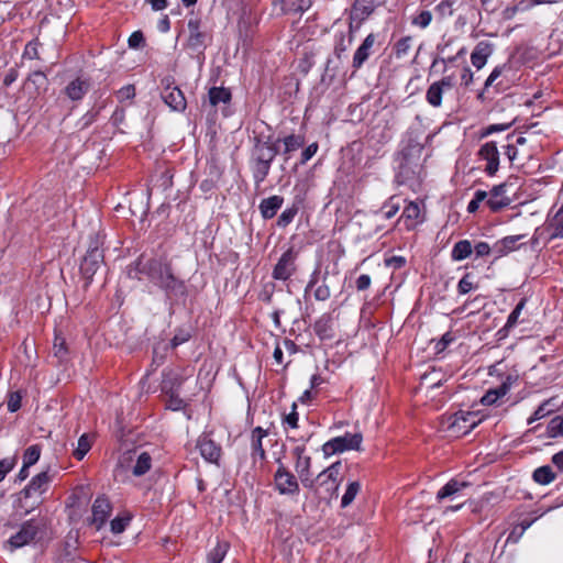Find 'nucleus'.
Returning <instances> with one entry per match:
<instances>
[{"label":"nucleus","instance_id":"nucleus-28","mask_svg":"<svg viewBox=\"0 0 563 563\" xmlns=\"http://www.w3.org/2000/svg\"><path fill=\"white\" fill-rule=\"evenodd\" d=\"M209 102L216 107L219 103H228L231 100V92L222 87H212L209 90Z\"/></svg>","mask_w":563,"mask_h":563},{"label":"nucleus","instance_id":"nucleus-8","mask_svg":"<svg viewBox=\"0 0 563 563\" xmlns=\"http://www.w3.org/2000/svg\"><path fill=\"white\" fill-rule=\"evenodd\" d=\"M279 466L275 473L274 481L276 489L282 495H296L299 492V484L292 473L286 466L278 462Z\"/></svg>","mask_w":563,"mask_h":563},{"label":"nucleus","instance_id":"nucleus-15","mask_svg":"<svg viewBox=\"0 0 563 563\" xmlns=\"http://www.w3.org/2000/svg\"><path fill=\"white\" fill-rule=\"evenodd\" d=\"M197 448L199 449L201 456L207 462L218 464L221 456V446L218 445L208 435L199 437L197 441Z\"/></svg>","mask_w":563,"mask_h":563},{"label":"nucleus","instance_id":"nucleus-43","mask_svg":"<svg viewBox=\"0 0 563 563\" xmlns=\"http://www.w3.org/2000/svg\"><path fill=\"white\" fill-rule=\"evenodd\" d=\"M487 197H488V192H486L485 190H476L474 194V198L468 202L467 211L470 213L477 211V209L479 208V205L483 201H485L487 199Z\"/></svg>","mask_w":563,"mask_h":563},{"label":"nucleus","instance_id":"nucleus-31","mask_svg":"<svg viewBox=\"0 0 563 563\" xmlns=\"http://www.w3.org/2000/svg\"><path fill=\"white\" fill-rule=\"evenodd\" d=\"M230 544L225 541H218L216 547L208 553L209 563H222L229 551Z\"/></svg>","mask_w":563,"mask_h":563},{"label":"nucleus","instance_id":"nucleus-32","mask_svg":"<svg viewBox=\"0 0 563 563\" xmlns=\"http://www.w3.org/2000/svg\"><path fill=\"white\" fill-rule=\"evenodd\" d=\"M536 483L548 485L555 479V474L549 465L538 467L532 475Z\"/></svg>","mask_w":563,"mask_h":563},{"label":"nucleus","instance_id":"nucleus-35","mask_svg":"<svg viewBox=\"0 0 563 563\" xmlns=\"http://www.w3.org/2000/svg\"><path fill=\"white\" fill-rule=\"evenodd\" d=\"M360 489H361V484L358 482H356V481L351 482L347 485L344 495L342 496L341 507L346 508L347 506H350L353 503V500L355 499Z\"/></svg>","mask_w":563,"mask_h":563},{"label":"nucleus","instance_id":"nucleus-46","mask_svg":"<svg viewBox=\"0 0 563 563\" xmlns=\"http://www.w3.org/2000/svg\"><path fill=\"white\" fill-rule=\"evenodd\" d=\"M27 81L35 85L36 90H41L46 88L47 78L43 71L36 70L29 76Z\"/></svg>","mask_w":563,"mask_h":563},{"label":"nucleus","instance_id":"nucleus-33","mask_svg":"<svg viewBox=\"0 0 563 563\" xmlns=\"http://www.w3.org/2000/svg\"><path fill=\"white\" fill-rule=\"evenodd\" d=\"M402 218H405L406 227L412 228L415 225L413 221H417L420 217V207L416 202H409L404 211H402Z\"/></svg>","mask_w":563,"mask_h":563},{"label":"nucleus","instance_id":"nucleus-1","mask_svg":"<svg viewBox=\"0 0 563 563\" xmlns=\"http://www.w3.org/2000/svg\"><path fill=\"white\" fill-rule=\"evenodd\" d=\"M140 275H145L154 285L163 289L168 297L186 295L184 282L175 277L170 265L161 260L150 258L144 261L143 257H140L134 265L130 266L129 276L142 279Z\"/></svg>","mask_w":563,"mask_h":563},{"label":"nucleus","instance_id":"nucleus-17","mask_svg":"<svg viewBox=\"0 0 563 563\" xmlns=\"http://www.w3.org/2000/svg\"><path fill=\"white\" fill-rule=\"evenodd\" d=\"M111 514L110 501L104 497H98L92 505V525L99 530Z\"/></svg>","mask_w":563,"mask_h":563},{"label":"nucleus","instance_id":"nucleus-39","mask_svg":"<svg viewBox=\"0 0 563 563\" xmlns=\"http://www.w3.org/2000/svg\"><path fill=\"white\" fill-rule=\"evenodd\" d=\"M525 306H526V299H521V300L517 303V306L515 307V309H514V310L510 312V314L508 316L507 322H506V324H505V327H504V329H503V330H507V331H508V330H510V329H512L514 327H516V325H517L518 320H519V317H520V314H521V312H522V310H523Z\"/></svg>","mask_w":563,"mask_h":563},{"label":"nucleus","instance_id":"nucleus-5","mask_svg":"<svg viewBox=\"0 0 563 563\" xmlns=\"http://www.w3.org/2000/svg\"><path fill=\"white\" fill-rule=\"evenodd\" d=\"M363 441L361 433H345L344 435L333 438L322 445L324 455L342 453L346 450H360Z\"/></svg>","mask_w":563,"mask_h":563},{"label":"nucleus","instance_id":"nucleus-58","mask_svg":"<svg viewBox=\"0 0 563 563\" xmlns=\"http://www.w3.org/2000/svg\"><path fill=\"white\" fill-rule=\"evenodd\" d=\"M545 402L541 404L537 410L528 418V424H532L534 421L542 419L547 415Z\"/></svg>","mask_w":563,"mask_h":563},{"label":"nucleus","instance_id":"nucleus-59","mask_svg":"<svg viewBox=\"0 0 563 563\" xmlns=\"http://www.w3.org/2000/svg\"><path fill=\"white\" fill-rule=\"evenodd\" d=\"M372 279L369 275L363 274L356 279V288L360 291L366 290L371 286Z\"/></svg>","mask_w":563,"mask_h":563},{"label":"nucleus","instance_id":"nucleus-12","mask_svg":"<svg viewBox=\"0 0 563 563\" xmlns=\"http://www.w3.org/2000/svg\"><path fill=\"white\" fill-rule=\"evenodd\" d=\"M479 156L487 162L485 172L493 176L499 168V152L496 142H487L483 144L478 152Z\"/></svg>","mask_w":563,"mask_h":563},{"label":"nucleus","instance_id":"nucleus-23","mask_svg":"<svg viewBox=\"0 0 563 563\" xmlns=\"http://www.w3.org/2000/svg\"><path fill=\"white\" fill-rule=\"evenodd\" d=\"M375 8L376 0H355L351 12V18L353 20L363 22L374 12Z\"/></svg>","mask_w":563,"mask_h":563},{"label":"nucleus","instance_id":"nucleus-16","mask_svg":"<svg viewBox=\"0 0 563 563\" xmlns=\"http://www.w3.org/2000/svg\"><path fill=\"white\" fill-rule=\"evenodd\" d=\"M188 31L187 47L194 52H200L206 46V34L200 31L199 21L190 19L188 21Z\"/></svg>","mask_w":563,"mask_h":563},{"label":"nucleus","instance_id":"nucleus-13","mask_svg":"<svg viewBox=\"0 0 563 563\" xmlns=\"http://www.w3.org/2000/svg\"><path fill=\"white\" fill-rule=\"evenodd\" d=\"M453 40H448L443 44H439L437 46V49L439 52V56H437L431 65V68L435 67L439 63H442L444 65V71L446 70L448 64H453L459 57H462L466 54V48L464 46L460 47L456 52V54L450 53V46L453 44Z\"/></svg>","mask_w":563,"mask_h":563},{"label":"nucleus","instance_id":"nucleus-47","mask_svg":"<svg viewBox=\"0 0 563 563\" xmlns=\"http://www.w3.org/2000/svg\"><path fill=\"white\" fill-rule=\"evenodd\" d=\"M297 209L296 208H289L284 210L280 216L278 217L277 224L280 228L287 227L296 217Z\"/></svg>","mask_w":563,"mask_h":563},{"label":"nucleus","instance_id":"nucleus-41","mask_svg":"<svg viewBox=\"0 0 563 563\" xmlns=\"http://www.w3.org/2000/svg\"><path fill=\"white\" fill-rule=\"evenodd\" d=\"M411 41L412 38L410 36H406L400 38L394 47L395 55L397 58H402L408 55L410 48H411Z\"/></svg>","mask_w":563,"mask_h":563},{"label":"nucleus","instance_id":"nucleus-42","mask_svg":"<svg viewBox=\"0 0 563 563\" xmlns=\"http://www.w3.org/2000/svg\"><path fill=\"white\" fill-rule=\"evenodd\" d=\"M53 353L60 362L64 361L67 356V346L65 339L56 335L53 344Z\"/></svg>","mask_w":563,"mask_h":563},{"label":"nucleus","instance_id":"nucleus-63","mask_svg":"<svg viewBox=\"0 0 563 563\" xmlns=\"http://www.w3.org/2000/svg\"><path fill=\"white\" fill-rule=\"evenodd\" d=\"M406 261L401 256H391L386 260V265L395 269L400 268L405 265Z\"/></svg>","mask_w":563,"mask_h":563},{"label":"nucleus","instance_id":"nucleus-62","mask_svg":"<svg viewBox=\"0 0 563 563\" xmlns=\"http://www.w3.org/2000/svg\"><path fill=\"white\" fill-rule=\"evenodd\" d=\"M13 465H14V463L11 460H2V461H0V482L12 470Z\"/></svg>","mask_w":563,"mask_h":563},{"label":"nucleus","instance_id":"nucleus-14","mask_svg":"<svg viewBox=\"0 0 563 563\" xmlns=\"http://www.w3.org/2000/svg\"><path fill=\"white\" fill-rule=\"evenodd\" d=\"M507 186L505 184H500L494 186L489 191L486 201V205L493 212L500 211L511 203V199L506 196Z\"/></svg>","mask_w":563,"mask_h":563},{"label":"nucleus","instance_id":"nucleus-60","mask_svg":"<svg viewBox=\"0 0 563 563\" xmlns=\"http://www.w3.org/2000/svg\"><path fill=\"white\" fill-rule=\"evenodd\" d=\"M128 42L130 47L136 48L144 42V36L142 32L137 31L131 34Z\"/></svg>","mask_w":563,"mask_h":563},{"label":"nucleus","instance_id":"nucleus-9","mask_svg":"<svg viewBox=\"0 0 563 563\" xmlns=\"http://www.w3.org/2000/svg\"><path fill=\"white\" fill-rule=\"evenodd\" d=\"M454 86L453 76H445L438 81L432 82L426 92L427 102L433 108L442 106V97L445 90H451Z\"/></svg>","mask_w":563,"mask_h":563},{"label":"nucleus","instance_id":"nucleus-6","mask_svg":"<svg viewBox=\"0 0 563 563\" xmlns=\"http://www.w3.org/2000/svg\"><path fill=\"white\" fill-rule=\"evenodd\" d=\"M479 421L475 412L461 410L450 417L448 429L453 435L461 437L471 432Z\"/></svg>","mask_w":563,"mask_h":563},{"label":"nucleus","instance_id":"nucleus-48","mask_svg":"<svg viewBox=\"0 0 563 563\" xmlns=\"http://www.w3.org/2000/svg\"><path fill=\"white\" fill-rule=\"evenodd\" d=\"M454 0H442L435 10L441 16H451L453 14Z\"/></svg>","mask_w":563,"mask_h":563},{"label":"nucleus","instance_id":"nucleus-3","mask_svg":"<svg viewBox=\"0 0 563 563\" xmlns=\"http://www.w3.org/2000/svg\"><path fill=\"white\" fill-rule=\"evenodd\" d=\"M101 245L102 241L99 235L91 238L87 253L81 262L80 273L88 283L91 282L93 275L103 263V251L101 250Z\"/></svg>","mask_w":563,"mask_h":563},{"label":"nucleus","instance_id":"nucleus-55","mask_svg":"<svg viewBox=\"0 0 563 563\" xmlns=\"http://www.w3.org/2000/svg\"><path fill=\"white\" fill-rule=\"evenodd\" d=\"M21 407V396L19 393H12L10 394L9 400H8V409L11 412H15Z\"/></svg>","mask_w":563,"mask_h":563},{"label":"nucleus","instance_id":"nucleus-29","mask_svg":"<svg viewBox=\"0 0 563 563\" xmlns=\"http://www.w3.org/2000/svg\"><path fill=\"white\" fill-rule=\"evenodd\" d=\"M472 252V243L468 240H462L454 244L451 256L454 261H463L468 257Z\"/></svg>","mask_w":563,"mask_h":563},{"label":"nucleus","instance_id":"nucleus-2","mask_svg":"<svg viewBox=\"0 0 563 563\" xmlns=\"http://www.w3.org/2000/svg\"><path fill=\"white\" fill-rule=\"evenodd\" d=\"M52 476L47 471L35 475L26 487L20 492L19 501L21 507L29 512L43 503V495L48 490Z\"/></svg>","mask_w":563,"mask_h":563},{"label":"nucleus","instance_id":"nucleus-57","mask_svg":"<svg viewBox=\"0 0 563 563\" xmlns=\"http://www.w3.org/2000/svg\"><path fill=\"white\" fill-rule=\"evenodd\" d=\"M296 404L292 405V411L285 416L284 423L292 429L298 427V413L296 412Z\"/></svg>","mask_w":563,"mask_h":563},{"label":"nucleus","instance_id":"nucleus-18","mask_svg":"<svg viewBox=\"0 0 563 563\" xmlns=\"http://www.w3.org/2000/svg\"><path fill=\"white\" fill-rule=\"evenodd\" d=\"M494 52V44L488 41H481L474 47L471 54V62L474 67L477 69H482L486 63L488 57Z\"/></svg>","mask_w":563,"mask_h":563},{"label":"nucleus","instance_id":"nucleus-54","mask_svg":"<svg viewBox=\"0 0 563 563\" xmlns=\"http://www.w3.org/2000/svg\"><path fill=\"white\" fill-rule=\"evenodd\" d=\"M317 151H318V144L317 143H312V144L308 145L302 151V153H301V161H300V163L301 164H306L310 158H312L314 156Z\"/></svg>","mask_w":563,"mask_h":563},{"label":"nucleus","instance_id":"nucleus-56","mask_svg":"<svg viewBox=\"0 0 563 563\" xmlns=\"http://www.w3.org/2000/svg\"><path fill=\"white\" fill-rule=\"evenodd\" d=\"M24 57H27L30 59H37L40 58L38 51H37V43L36 42H30L26 44L24 53Z\"/></svg>","mask_w":563,"mask_h":563},{"label":"nucleus","instance_id":"nucleus-37","mask_svg":"<svg viewBox=\"0 0 563 563\" xmlns=\"http://www.w3.org/2000/svg\"><path fill=\"white\" fill-rule=\"evenodd\" d=\"M399 198L391 196L382 207V212L385 219H391L397 214L400 209Z\"/></svg>","mask_w":563,"mask_h":563},{"label":"nucleus","instance_id":"nucleus-53","mask_svg":"<svg viewBox=\"0 0 563 563\" xmlns=\"http://www.w3.org/2000/svg\"><path fill=\"white\" fill-rule=\"evenodd\" d=\"M473 288V283L470 280V274L464 275L457 285V291L461 295H465Z\"/></svg>","mask_w":563,"mask_h":563},{"label":"nucleus","instance_id":"nucleus-44","mask_svg":"<svg viewBox=\"0 0 563 563\" xmlns=\"http://www.w3.org/2000/svg\"><path fill=\"white\" fill-rule=\"evenodd\" d=\"M548 432L551 437L563 435V417L556 416L549 422Z\"/></svg>","mask_w":563,"mask_h":563},{"label":"nucleus","instance_id":"nucleus-61","mask_svg":"<svg viewBox=\"0 0 563 563\" xmlns=\"http://www.w3.org/2000/svg\"><path fill=\"white\" fill-rule=\"evenodd\" d=\"M473 250L475 251L476 256L482 257L489 254L490 246L486 242H478Z\"/></svg>","mask_w":563,"mask_h":563},{"label":"nucleus","instance_id":"nucleus-34","mask_svg":"<svg viewBox=\"0 0 563 563\" xmlns=\"http://www.w3.org/2000/svg\"><path fill=\"white\" fill-rule=\"evenodd\" d=\"M284 154L289 155L305 145V137L302 135L290 134L284 140Z\"/></svg>","mask_w":563,"mask_h":563},{"label":"nucleus","instance_id":"nucleus-7","mask_svg":"<svg viewBox=\"0 0 563 563\" xmlns=\"http://www.w3.org/2000/svg\"><path fill=\"white\" fill-rule=\"evenodd\" d=\"M296 260L297 252L292 247H289L283 253L275 265L272 274L273 278L284 282L289 279L296 272Z\"/></svg>","mask_w":563,"mask_h":563},{"label":"nucleus","instance_id":"nucleus-36","mask_svg":"<svg viewBox=\"0 0 563 563\" xmlns=\"http://www.w3.org/2000/svg\"><path fill=\"white\" fill-rule=\"evenodd\" d=\"M552 238H563V207H561L550 221Z\"/></svg>","mask_w":563,"mask_h":563},{"label":"nucleus","instance_id":"nucleus-51","mask_svg":"<svg viewBox=\"0 0 563 563\" xmlns=\"http://www.w3.org/2000/svg\"><path fill=\"white\" fill-rule=\"evenodd\" d=\"M505 68L506 65L495 67L490 75L487 77L484 89H488L497 80V78H499Z\"/></svg>","mask_w":563,"mask_h":563},{"label":"nucleus","instance_id":"nucleus-20","mask_svg":"<svg viewBox=\"0 0 563 563\" xmlns=\"http://www.w3.org/2000/svg\"><path fill=\"white\" fill-rule=\"evenodd\" d=\"M375 41L376 36L373 33H371L365 37L363 43L355 51L352 60V66L354 69H360L363 66V64L367 60V58L372 54V48L375 44Z\"/></svg>","mask_w":563,"mask_h":563},{"label":"nucleus","instance_id":"nucleus-38","mask_svg":"<svg viewBox=\"0 0 563 563\" xmlns=\"http://www.w3.org/2000/svg\"><path fill=\"white\" fill-rule=\"evenodd\" d=\"M91 449V441L87 434H82L77 442V448L74 450V456L80 461Z\"/></svg>","mask_w":563,"mask_h":563},{"label":"nucleus","instance_id":"nucleus-21","mask_svg":"<svg viewBox=\"0 0 563 563\" xmlns=\"http://www.w3.org/2000/svg\"><path fill=\"white\" fill-rule=\"evenodd\" d=\"M310 466H311L310 456L296 460L295 470L298 473L302 485L306 488L317 490L318 488L316 487V481L312 478L311 473H310Z\"/></svg>","mask_w":563,"mask_h":563},{"label":"nucleus","instance_id":"nucleus-25","mask_svg":"<svg viewBox=\"0 0 563 563\" xmlns=\"http://www.w3.org/2000/svg\"><path fill=\"white\" fill-rule=\"evenodd\" d=\"M510 389V383L509 378L507 382H504L501 385H499L497 388L489 389L486 391V394L482 397V404L486 406L494 405L499 398L504 397Z\"/></svg>","mask_w":563,"mask_h":563},{"label":"nucleus","instance_id":"nucleus-11","mask_svg":"<svg viewBox=\"0 0 563 563\" xmlns=\"http://www.w3.org/2000/svg\"><path fill=\"white\" fill-rule=\"evenodd\" d=\"M340 470L341 462L333 463L322 471L314 481L319 483L320 487H324L327 492H336L340 485Z\"/></svg>","mask_w":563,"mask_h":563},{"label":"nucleus","instance_id":"nucleus-49","mask_svg":"<svg viewBox=\"0 0 563 563\" xmlns=\"http://www.w3.org/2000/svg\"><path fill=\"white\" fill-rule=\"evenodd\" d=\"M135 88L133 85H126L118 90L117 97L120 101L129 100L134 98Z\"/></svg>","mask_w":563,"mask_h":563},{"label":"nucleus","instance_id":"nucleus-22","mask_svg":"<svg viewBox=\"0 0 563 563\" xmlns=\"http://www.w3.org/2000/svg\"><path fill=\"white\" fill-rule=\"evenodd\" d=\"M283 203L284 198L282 196L274 195L263 199L258 206V209L264 219H272L276 216Z\"/></svg>","mask_w":563,"mask_h":563},{"label":"nucleus","instance_id":"nucleus-4","mask_svg":"<svg viewBox=\"0 0 563 563\" xmlns=\"http://www.w3.org/2000/svg\"><path fill=\"white\" fill-rule=\"evenodd\" d=\"M41 529L38 521L32 519L21 525L19 530L13 533L4 543V548L10 552L30 544L37 536Z\"/></svg>","mask_w":563,"mask_h":563},{"label":"nucleus","instance_id":"nucleus-64","mask_svg":"<svg viewBox=\"0 0 563 563\" xmlns=\"http://www.w3.org/2000/svg\"><path fill=\"white\" fill-rule=\"evenodd\" d=\"M474 74L470 67H465L461 75V81L464 86H470L473 82Z\"/></svg>","mask_w":563,"mask_h":563},{"label":"nucleus","instance_id":"nucleus-52","mask_svg":"<svg viewBox=\"0 0 563 563\" xmlns=\"http://www.w3.org/2000/svg\"><path fill=\"white\" fill-rule=\"evenodd\" d=\"M331 296V291L328 285L322 284L319 285L314 290V298L320 301H324L329 299Z\"/></svg>","mask_w":563,"mask_h":563},{"label":"nucleus","instance_id":"nucleus-45","mask_svg":"<svg viewBox=\"0 0 563 563\" xmlns=\"http://www.w3.org/2000/svg\"><path fill=\"white\" fill-rule=\"evenodd\" d=\"M431 21L432 13L428 10H423L412 19L411 23L421 29H426L430 25Z\"/></svg>","mask_w":563,"mask_h":563},{"label":"nucleus","instance_id":"nucleus-19","mask_svg":"<svg viewBox=\"0 0 563 563\" xmlns=\"http://www.w3.org/2000/svg\"><path fill=\"white\" fill-rule=\"evenodd\" d=\"M278 150L274 144L258 141L253 150L252 159L272 165Z\"/></svg>","mask_w":563,"mask_h":563},{"label":"nucleus","instance_id":"nucleus-24","mask_svg":"<svg viewBox=\"0 0 563 563\" xmlns=\"http://www.w3.org/2000/svg\"><path fill=\"white\" fill-rule=\"evenodd\" d=\"M89 82L87 80L76 78L71 80L64 89L65 95L73 101H78L87 93Z\"/></svg>","mask_w":563,"mask_h":563},{"label":"nucleus","instance_id":"nucleus-26","mask_svg":"<svg viewBox=\"0 0 563 563\" xmlns=\"http://www.w3.org/2000/svg\"><path fill=\"white\" fill-rule=\"evenodd\" d=\"M467 486H468V483H466V482L451 479L438 492L437 499L442 500L444 498L451 497Z\"/></svg>","mask_w":563,"mask_h":563},{"label":"nucleus","instance_id":"nucleus-27","mask_svg":"<svg viewBox=\"0 0 563 563\" xmlns=\"http://www.w3.org/2000/svg\"><path fill=\"white\" fill-rule=\"evenodd\" d=\"M271 166L266 163L257 162L251 158V169L253 174V179L256 188L261 186V184L266 179L269 174Z\"/></svg>","mask_w":563,"mask_h":563},{"label":"nucleus","instance_id":"nucleus-10","mask_svg":"<svg viewBox=\"0 0 563 563\" xmlns=\"http://www.w3.org/2000/svg\"><path fill=\"white\" fill-rule=\"evenodd\" d=\"M163 82H166V86L162 92V99L173 111L183 112L187 107L183 91L177 86H172L168 80Z\"/></svg>","mask_w":563,"mask_h":563},{"label":"nucleus","instance_id":"nucleus-30","mask_svg":"<svg viewBox=\"0 0 563 563\" xmlns=\"http://www.w3.org/2000/svg\"><path fill=\"white\" fill-rule=\"evenodd\" d=\"M152 467V457L147 452H142L136 459L132 473L135 476L146 474Z\"/></svg>","mask_w":563,"mask_h":563},{"label":"nucleus","instance_id":"nucleus-40","mask_svg":"<svg viewBox=\"0 0 563 563\" xmlns=\"http://www.w3.org/2000/svg\"><path fill=\"white\" fill-rule=\"evenodd\" d=\"M41 456V446L38 444H34L29 446L23 455L24 466H32L35 464Z\"/></svg>","mask_w":563,"mask_h":563},{"label":"nucleus","instance_id":"nucleus-50","mask_svg":"<svg viewBox=\"0 0 563 563\" xmlns=\"http://www.w3.org/2000/svg\"><path fill=\"white\" fill-rule=\"evenodd\" d=\"M129 519L126 518H114L111 522V531L115 534L121 533L125 530Z\"/></svg>","mask_w":563,"mask_h":563}]
</instances>
